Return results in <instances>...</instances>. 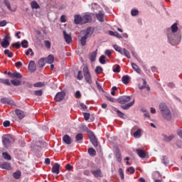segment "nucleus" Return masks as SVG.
<instances>
[{"label":"nucleus","instance_id":"obj_1","mask_svg":"<svg viewBox=\"0 0 182 182\" xmlns=\"http://www.w3.org/2000/svg\"><path fill=\"white\" fill-rule=\"evenodd\" d=\"M171 32L167 34L168 41L172 46H177L180 43V40H176L177 37L174 35L176 32L178 31V26H177V23H174L171 26Z\"/></svg>","mask_w":182,"mask_h":182},{"label":"nucleus","instance_id":"obj_2","mask_svg":"<svg viewBox=\"0 0 182 182\" xmlns=\"http://www.w3.org/2000/svg\"><path fill=\"white\" fill-rule=\"evenodd\" d=\"M130 100H132V97H130V96L129 95L121 96L117 99L118 103L121 105V109H123L124 110H129V109L131 108L132 106L134 105V100L132 102H130Z\"/></svg>","mask_w":182,"mask_h":182},{"label":"nucleus","instance_id":"obj_3","mask_svg":"<svg viewBox=\"0 0 182 182\" xmlns=\"http://www.w3.org/2000/svg\"><path fill=\"white\" fill-rule=\"evenodd\" d=\"M159 110L162 117H164L165 120L168 122L171 120V111H170V109L167 107L166 103H161L159 105Z\"/></svg>","mask_w":182,"mask_h":182},{"label":"nucleus","instance_id":"obj_4","mask_svg":"<svg viewBox=\"0 0 182 182\" xmlns=\"http://www.w3.org/2000/svg\"><path fill=\"white\" fill-rule=\"evenodd\" d=\"M1 142L4 149H9L15 143V138L11 134H4L1 137Z\"/></svg>","mask_w":182,"mask_h":182},{"label":"nucleus","instance_id":"obj_5","mask_svg":"<svg viewBox=\"0 0 182 182\" xmlns=\"http://www.w3.org/2000/svg\"><path fill=\"white\" fill-rule=\"evenodd\" d=\"M82 72L87 83H88V85H92V75H90V71H89L87 65L84 66Z\"/></svg>","mask_w":182,"mask_h":182},{"label":"nucleus","instance_id":"obj_6","mask_svg":"<svg viewBox=\"0 0 182 182\" xmlns=\"http://www.w3.org/2000/svg\"><path fill=\"white\" fill-rule=\"evenodd\" d=\"M88 133H90V141L92 143V146L94 147H97L98 143H97V139H96V136H95V133L92 131H89Z\"/></svg>","mask_w":182,"mask_h":182},{"label":"nucleus","instance_id":"obj_7","mask_svg":"<svg viewBox=\"0 0 182 182\" xmlns=\"http://www.w3.org/2000/svg\"><path fill=\"white\" fill-rule=\"evenodd\" d=\"M66 96V93L65 92H59L55 96V102H62L65 99Z\"/></svg>","mask_w":182,"mask_h":182},{"label":"nucleus","instance_id":"obj_8","mask_svg":"<svg viewBox=\"0 0 182 182\" xmlns=\"http://www.w3.org/2000/svg\"><path fill=\"white\" fill-rule=\"evenodd\" d=\"M10 39H11V37L9 36H6L4 38V41L1 43V48H4L5 49H6V48H8V46H9L10 45V43H9Z\"/></svg>","mask_w":182,"mask_h":182},{"label":"nucleus","instance_id":"obj_9","mask_svg":"<svg viewBox=\"0 0 182 182\" xmlns=\"http://www.w3.org/2000/svg\"><path fill=\"white\" fill-rule=\"evenodd\" d=\"M74 23H75V25H82L83 23V18L82 17L79 15V14H76L74 16Z\"/></svg>","mask_w":182,"mask_h":182},{"label":"nucleus","instance_id":"obj_10","mask_svg":"<svg viewBox=\"0 0 182 182\" xmlns=\"http://www.w3.org/2000/svg\"><path fill=\"white\" fill-rule=\"evenodd\" d=\"M28 69L30 72H31V73H33V72L36 71V64H35V61H30Z\"/></svg>","mask_w":182,"mask_h":182},{"label":"nucleus","instance_id":"obj_11","mask_svg":"<svg viewBox=\"0 0 182 182\" xmlns=\"http://www.w3.org/2000/svg\"><path fill=\"white\" fill-rule=\"evenodd\" d=\"M0 102L2 105H13L12 100H11V98H8L6 97H4L1 98Z\"/></svg>","mask_w":182,"mask_h":182},{"label":"nucleus","instance_id":"obj_12","mask_svg":"<svg viewBox=\"0 0 182 182\" xmlns=\"http://www.w3.org/2000/svg\"><path fill=\"white\" fill-rule=\"evenodd\" d=\"M63 34L64 36V39L66 42V43L69 44L72 43V36H70V35L68 34V33H66L65 31H63Z\"/></svg>","mask_w":182,"mask_h":182},{"label":"nucleus","instance_id":"obj_13","mask_svg":"<svg viewBox=\"0 0 182 182\" xmlns=\"http://www.w3.org/2000/svg\"><path fill=\"white\" fill-rule=\"evenodd\" d=\"M15 113L20 120H22L25 117V112L19 109H16Z\"/></svg>","mask_w":182,"mask_h":182},{"label":"nucleus","instance_id":"obj_14","mask_svg":"<svg viewBox=\"0 0 182 182\" xmlns=\"http://www.w3.org/2000/svg\"><path fill=\"white\" fill-rule=\"evenodd\" d=\"M114 112H115L120 119H127V116L123 112H122L120 110H119L117 108L114 107Z\"/></svg>","mask_w":182,"mask_h":182},{"label":"nucleus","instance_id":"obj_15","mask_svg":"<svg viewBox=\"0 0 182 182\" xmlns=\"http://www.w3.org/2000/svg\"><path fill=\"white\" fill-rule=\"evenodd\" d=\"M92 174L94 176V177H96L97 178L99 177H103V174L102 173V170H100V168L92 171Z\"/></svg>","mask_w":182,"mask_h":182},{"label":"nucleus","instance_id":"obj_16","mask_svg":"<svg viewBox=\"0 0 182 182\" xmlns=\"http://www.w3.org/2000/svg\"><path fill=\"white\" fill-rule=\"evenodd\" d=\"M60 165L59 164L55 163L52 168V173H54L55 174H59L60 173Z\"/></svg>","mask_w":182,"mask_h":182},{"label":"nucleus","instance_id":"obj_17","mask_svg":"<svg viewBox=\"0 0 182 182\" xmlns=\"http://www.w3.org/2000/svg\"><path fill=\"white\" fill-rule=\"evenodd\" d=\"M92 21V16L90 14H85L82 16V23H89Z\"/></svg>","mask_w":182,"mask_h":182},{"label":"nucleus","instance_id":"obj_18","mask_svg":"<svg viewBox=\"0 0 182 182\" xmlns=\"http://www.w3.org/2000/svg\"><path fill=\"white\" fill-rule=\"evenodd\" d=\"M143 81V85H139V89H140V90H143V89H147L148 91H150V87L149 85H147V82L146 81V80L144 78L142 79Z\"/></svg>","mask_w":182,"mask_h":182},{"label":"nucleus","instance_id":"obj_19","mask_svg":"<svg viewBox=\"0 0 182 182\" xmlns=\"http://www.w3.org/2000/svg\"><path fill=\"white\" fill-rule=\"evenodd\" d=\"M95 16L97 21H99L100 22H105V20L103 19V18H105V14L103 11H99V13L97 14Z\"/></svg>","mask_w":182,"mask_h":182},{"label":"nucleus","instance_id":"obj_20","mask_svg":"<svg viewBox=\"0 0 182 182\" xmlns=\"http://www.w3.org/2000/svg\"><path fill=\"white\" fill-rule=\"evenodd\" d=\"M63 141L65 144H72V139H70V136L68 134L63 136Z\"/></svg>","mask_w":182,"mask_h":182},{"label":"nucleus","instance_id":"obj_21","mask_svg":"<svg viewBox=\"0 0 182 182\" xmlns=\"http://www.w3.org/2000/svg\"><path fill=\"white\" fill-rule=\"evenodd\" d=\"M11 85L13 86H21V83H22V80L21 79H14L11 80Z\"/></svg>","mask_w":182,"mask_h":182},{"label":"nucleus","instance_id":"obj_22","mask_svg":"<svg viewBox=\"0 0 182 182\" xmlns=\"http://www.w3.org/2000/svg\"><path fill=\"white\" fill-rule=\"evenodd\" d=\"M122 82L124 85H129L130 83V77L129 75H124L122 77Z\"/></svg>","mask_w":182,"mask_h":182},{"label":"nucleus","instance_id":"obj_23","mask_svg":"<svg viewBox=\"0 0 182 182\" xmlns=\"http://www.w3.org/2000/svg\"><path fill=\"white\" fill-rule=\"evenodd\" d=\"M45 60L46 63L52 65L55 60V57H53L52 55H49L46 58H45Z\"/></svg>","mask_w":182,"mask_h":182},{"label":"nucleus","instance_id":"obj_24","mask_svg":"<svg viewBox=\"0 0 182 182\" xmlns=\"http://www.w3.org/2000/svg\"><path fill=\"white\" fill-rule=\"evenodd\" d=\"M1 168L4 170H12V167L11 166V163L4 162L1 165Z\"/></svg>","mask_w":182,"mask_h":182},{"label":"nucleus","instance_id":"obj_25","mask_svg":"<svg viewBox=\"0 0 182 182\" xmlns=\"http://www.w3.org/2000/svg\"><path fill=\"white\" fill-rule=\"evenodd\" d=\"M97 56V50L92 52L90 55V60H91V62H95V60H96Z\"/></svg>","mask_w":182,"mask_h":182},{"label":"nucleus","instance_id":"obj_26","mask_svg":"<svg viewBox=\"0 0 182 182\" xmlns=\"http://www.w3.org/2000/svg\"><path fill=\"white\" fill-rule=\"evenodd\" d=\"M48 85V82H38L33 84L34 87H44V86H46Z\"/></svg>","mask_w":182,"mask_h":182},{"label":"nucleus","instance_id":"obj_27","mask_svg":"<svg viewBox=\"0 0 182 182\" xmlns=\"http://www.w3.org/2000/svg\"><path fill=\"white\" fill-rule=\"evenodd\" d=\"M136 154H138V156L141 157V159L146 158V152H144V151L141 149H136Z\"/></svg>","mask_w":182,"mask_h":182},{"label":"nucleus","instance_id":"obj_28","mask_svg":"<svg viewBox=\"0 0 182 182\" xmlns=\"http://www.w3.org/2000/svg\"><path fill=\"white\" fill-rule=\"evenodd\" d=\"M31 7L32 9H39V8H41V6H39V4H38L36 1H33L31 2Z\"/></svg>","mask_w":182,"mask_h":182},{"label":"nucleus","instance_id":"obj_29","mask_svg":"<svg viewBox=\"0 0 182 182\" xmlns=\"http://www.w3.org/2000/svg\"><path fill=\"white\" fill-rule=\"evenodd\" d=\"M115 157H116L117 161H118V163H122V154L120 153L119 150H117L116 151Z\"/></svg>","mask_w":182,"mask_h":182},{"label":"nucleus","instance_id":"obj_30","mask_svg":"<svg viewBox=\"0 0 182 182\" xmlns=\"http://www.w3.org/2000/svg\"><path fill=\"white\" fill-rule=\"evenodd\" d=\"M21 176H22V172H21V171H17L13 173V177L16 178V180H19Z\"/></svg>","mask_w":182,"mask_h":182},{"label":"nucleus","instance_id":"obj_31","mask_svg":"<svg viewBox=\"0 0 182 182\" xmlns=\"http://www.w3.org/2000/svg\"><path fill=\"white\" fill-rule=\"evenodd\" d=\"M132 69H134L136 73H140V72H141V70H140V68H139V65H136V63H132Z\"/></svg>","mask_w":182,"mask_h":182},{"label":"nucleus","instance_id":"obj_32","mask_svg":"<svg viewBox=\"0 0 182 182\" xmlns=\"http://www.w3.org/2000/svg\"><path fill=\"white\" fill-rule=\"evenodd\" d=\"M87 41V37L86 36H83L80 38V44L82 46H86V42Z\"/></svg>","mask_w":182,"mask_h":182},{"label":"nucleus","instance_id":"obj_33","mask_svg":"<svg viewBox=\"0 0 182 182\" xmlns=\"http://www.w3.org/2000/svg\"><path fill=\"white\" fill-rule=\"evenodd\" d=\"M0 83L3 85H6V86H11V82L8 79L0 78Z\"/></svg>","mask_w":182,"mask_h":182},{"label":"nucleus","instance_id":"obj_34","mask_svg":"<svg viewBox=\"0 0 182 182\" xmlns=\"http://www.w3.org/2000/svg\"><path fill=\"white\" fill-rule=\"evenodd\" d=\"M121 55H124L126 58H127L128 59H130V52H129V50H127L126 48H123L122 53H121Z\"/></svg>","mask_w":182,"mask_h":182},{"label":"nucleus","instance_id":"obj_35","mask_svg":"<svg viewBox=\"0 0 182 182\" xmlns=\"http://www.w3.org/2000/svg\"><path fill=\"white\" fill-rule=\"evenodd\" d=\"M2 156L4 160H12V157L9 155V154H8V152H3Z\"/></svg>","mask_w":182,"mask_h":182},{"label":"nucleus","instance_id":"obj_36","mask_svg":"<svg viewBox=\"0 0 182 182\" xmlns=\"http://www.w3.org/2000/svg\"><path fill=\"white\" fill-rule=\"evenodd\" d=\"M174 139V135H171L168 136L167 135H164V141H171Z\"/></svg>","mask_w":182,"mask_h":182},{"label":"nucleus","instance_id":"obj_37","mask_svg":"<svg viewBox=\"0 0 182 182\" xmlns=\"http://www.w3.org/2000/svg\"><path fill=\"white\" fill-rule=\"evenodd\" d=\"M14 77H16V79H22V74L18 72H14L13 73V79H14Z\"/></svg>","mask_w":182,"mask_h":182},{"label":"nucleus","instance_id":"obj_38","mask_svg":"<svg viewBox=\"0 0 182 182\" xmlns=\"http://www.w3.org/2000/svg\"><path fill=\"white\" fill-rule=\"evenodd\" d=\"M113 48L117 52H119V53H123V49L122 48V47H119L117 45H114Z\"/></svg>","mask_w":182,"mask_h":182},{"label":"nucleus","instance_id":"obj_39","mask_svg":"<svg viewBox=\"0 0 182 182\" xmlns=\"http://www.w3.org/2000/svg\"><path fill=\"white\" fill-rule=\"evenodd\" d=\"M4 55H6L8 58H14V53L9 51V49L4 50Z\"/></svg>","mask_w":182,"mask_h":182},{"label":"nucleus","instance_id":"obj_40","mask_svg":"<svg viewBox=\"0 0 182 182\" xmlns=\"http://www.w3.org/2000/svg\"><path fill=\"white\" fill-rule=\"evenodd\" d=\"M4 5H6L8 10L12 11V7L11 6V3H9V0H4Z\"/></svg>","mask_w":182,"mask_h":182},{"label":"nucleus","instance_id":"obj_41","mask_svg":"<svg viewBox=\"0 0 182 182\" xmlns=\"http://www.w3.org/2000/svg\"><path fill=\"white\" fill-rule=\"evenodd\" d=\"M88 154H90V156H96V150H95V149L93 148H90L88 149Z\"/></svg>","mask_w":182,"mask_h":182},{"label":"nucleus","instance_id":"obj_42","mask_svg":"<svg viewBox=\"0 0 182 182\" xmlns=\"http://www.w3.org/2000/svg\"><path fill=\"white\" fill-rule=\"evenodd\" d=\"M141 129H138L134 133V137H141Z\"/></svg>","mask_w":182,"mask_h":182},{"label":"nucleus","instance_id":"obj_43","mask_svg":"<svg viewBox=\"0 0 182 182\" xmlns=\"http://www.w3.org/2000/svg\"><path fill=\"white\" fill-rule=\"evenodd\" d=\"M76 141H80V140H83V134L79 133L75 136Z\"/></svg>","mask_w":182,"mask_h":182},{"label":"nucleus","instance_id":"obj_44","mask_svg":"<svg viewBox=\"0 0 182 182\" xmlns=\"http://www.w3.org/2000/svg\"><path fill=\"white\" fill-rule=\"evenodd\" d=\"M106 56L105 55H101L99 58V62L101 63V65H105L106 63Z\"/></svg>","mask_w":182,"mask_h":182},{"label":"nucleus","instance_id":"obj_45","mask_svg":"<svg viewBox=\"0 0 182 182\" xmlns=\"http://www.w3.org/2000/svg\"><path fill=\"white\" fill-rule=\"evenodd\" d=\"M92 33H93V32H92V28L88 27L86 30V32L84 36H86L87 38H88L89 35H92Z\"/></svg>","mask_w":182,"mask_h":182},{"label":"nucleus","instance_id":"obj_46","mask_svg":"<svg viewBox=\"0 0 182 182\" xmlns=\"http://www.w3.org/2000/svg\"><path fill=\"white\" fill-rule=\"evenodd\" d=\"M45 58H41L38 60V66L39 68H43V66H45Z\"/></svg>","mask_w":182,"mask_h":182},{"label":"nucleus","instance_id":"obj_47","mask_svg":"<svg viewBox=\"0 0 182 182\" xmlns=\"http://www.w3.org/2000/svg\"><path fill=\"white\" fill-rule=\"evenodd\" d=\"M102 72H103V68L100 66H97L95 68V73L97 75H100V73H102Z\"/></svg>","mask_w":182,"mask_h":182},{"label":"nucleus","instance_id":"obj_48","mask_svg":"<svg viewBox=\"0 0 182 182\" xmlns=\"http://www.w3.org/2000/svg\"><path fill=\"white\" fill-rule=\"evenodd\" d=\"M28 41L26 40H23L21 41V46L22 48H23L24 49H26V48H28Z\"/></svg>","mask_w":182,"mask_h":182},{"label":"nucleus","instance_id":"obj_49","mask_svg":"<svg viewBox=\"0 0 182 182\" xmlns=\"http://www.w3.org/2000/svg\"><path fill=\"white\" fill-rule=\"evenodd\" d=\"M82 114H83L84 119H85V120H86V122H87V120H89V119H90V113L83 112Z\"/></svg>","mask_w":182,"mask_h":182},{"label":"nucleus","instance_id":"obj_50","mask_svg":"<svg viewBox=\"0 0 182 182\" xmlns=\"http://www.w3.org/2000/svg\"><path fill=\"white\" fill-rule=\"evenodd\" d=\"M161 162L163 163V164H164L165 166H167L168 164V159H166V156H163L161 158Z\"/></svg>","mask_w":182,"mask_h":182},{"label":"nucleus","instance_id":"obj_51","mask_svg":"<svg viewBox=\"0 0 182 182\" xmlns=\"http://www.w3.org/2000/svg\"><path fill=\"white\" fill-rule=\"evenodd\" d=\"M12 48H15V49H19L21 48V43L16 42L11 45Z\"/></svg>","mask_w":182,"mask_h":182},{"label":"nucleus","instance_id":"obj_52","mask_svg":"<svg viewBox=\"0 0 182 182\" xmlns=\"http://www.w3.org/2000/svg\"><path fill=\"white\" fill-rule=\"evenodd\" d=\"M44 45L46 48H47V49H50V46H51L50 41L48 40L44 41Z\"/></svg>","mask_w":182,"mask_h":182},{"label":"nucleus","instance_id":"obj_53","mask_svg":"<svg viewBox=\"0 0 182 182\" xmlns=\"http://www.w3.org/2000/svg\"><path fill=\"white\" fill-rule=\"evenodd\" d=\"M34 95L36 96H42L43 95V92L42 91V90H36L34 92Z\"/></svg>","mask_w":182,"mask_h":182},{"label":"nucleus","instance_id":"obj_54","mask_svg":"<svg viewBox=\"0 0 182 182\" xmlns=\"http://www.w3.org/2000/svg\"><path fill=\"white\" fill-rule=\"evenodd\" d=\"M115 66H116V68H113V72L114 73H120V65H117Z\"/></svg>","mask_w":182,"mask_h":182},{"label":"nucleus","instance_id":"obj_55","mask_svg":"<svg viewBox=\"0 0 182 182\" xmlns=\"http://www.w3.org/2000/svg\"><path fill=\"white\" fill-rule=\"evenodd\" d=\"M131 14H132V16H137V15H139V10L132 9L131 11Z\"/></svg>","mask_w":182,"mask_h":182},{"label":"nucleus","instance_id":"obj_56","mask_svg":"<svg viewBox=\"0 0 182 182\" xmlns=\"http://www.w3.org/2000/svg\"><path fill=\"white\" fill-rule=\"evenodd\" d=\"M119 173L121 178L122 180H124V173L123 172V169L122 168H119Z\"/></svg>","mask_w":182,"mask_h":182},{"label":"nucleus","instance_id":"obj_57","mask_svg":"<svg viewBox=\"0 0 182 182\" xmlns=\"http://www.w3.org/2000/svg\"><path fill=\"white\" fill-rule=\"evenodd\" d=\"M96 86L98 89V90H100V92H105V90H103V87H102V85H100V83L96 82Z\"/></svg>","mask_w":182,"mask_h":182},{"label":"nucleus","instance_id":"obj_58","mask_svg":"<svg viewBox=\"0 0 182 182\" xmlns=\"http://www.w3.org/2000/svg\"><path fill=\"white\" fill-rule=\"evenodd\" d=\"M75 97H76V99H80V97H82V94L80 93V91L77 90L75 92Z\"/></svg>","mask_w":182,"mask_h":182},{"label":"nucleus","instance_id":"obj_59","mask_svg":"<svg viewBox=\"0 0 182 182\" xmlns=\"http://www.w3.org/2000/svg\"><path fill=\"white\" fill-rule=\"evenodd\" d=\"M77 79L78 80H82V79H83V75L82 74V71H78V74H77Z\"/></svg>","mask_w":182,"mask_h":182},{"label":"nucleus","instance_id":"obj_60","mask_svg":"<svg viewBox=\"0 0 182 182\" xmlns=\"http://www.w3.org/2000/svg\"><path fill=\"white\" fill-rule=\"evenodd\" d=\"M80 106L82 110H86V109H87V106H86L83 102L80 103Z\"/></svg>","mask_w":182,"mask_h":182},{"label":"nucleus","instance_id":"obj_61","mask_svg":"<svg viewBox=\"0 0 182 182\" xmlns=\"http://www.w3.org/2000/svg\"><path fill=\"white\" fill-rule=\"evenodd\" d=\"M127 171L130 173V174H134V168L133 167H129V168L127 169Z\"/></svg>","mask_w":182,"mask_h":182},{"label":"nucleus","instance_id":"obj_62","mask_svg":"<svg viewBox=\"0 0 182 182\" xmlns=\"http://www.w3.org/2000/svg\"><path fill=\"white\" fill-rule=\"evenodd\" d=\"M3 125L4 127H9L11 126V122L5 121L4 122Z\"/></svg>","mask_w":182,"mask_h":182},{"label":"nucleus","instance_id":"obj_63","mask_svg":"<svg viewBox=\"0 0 182 182\" xmlns=\"http://www.w3.org/2000/svg\"><path fill=\"white\" fill-rule=\"evenodd\" d=\"M6 20L0 21V27L6 26Z\"/></svg>","mask_w":182,"mask_h":182},{"label":"nucleus","instance_id":"obj_64","mask_svg":"<svg viewBox=\"0 0 182 182\" xmlns=\"http://www.w3.org/2000/svg\"><path fill=\"white\" fill-rule=\"evenodd\" d=\"M105 55L108 57L112 55V50H106L105 52Z\"/></svg>","mask_w":182,"mask_h":182}]
</instances>
